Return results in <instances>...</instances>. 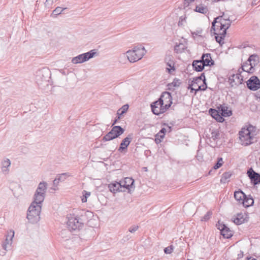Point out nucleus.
Returning a JSON list of instances; mask_svg holds the SVG:
<instances>
[{
	"label": "nucleus",
	"instance_id": "nucleus-18",
	"mask_svg": "<svg viewBox=\"0 0 260 260\" xmlns=\"http://www.w3.org/2000/svg\"><path fill=\"white\" fill-rule=\"evenodd\" d=\"M247 60L250 62V70H254V67L259 62V57L256 54H252L249 57Z\"/></svg>",
	"mask_w": 260,
	"mask_h": 260
},
{
	"label": "nucleus",
	"instance_id": "nucleus-64",
	"mask_svg": "<svg viewBox=\"0 0 260 260\" xmlns=\"http://www.w3.org/2000/svg\"><path fill=\"white\" fill-rule=\"evenodd\" d=\"M248 260H257V259L254 258L250 257L248 259Z\"/></svg>",
	"mask_w": 260,
	"mask_h": 260
},
{
	"label": "nucleus",
	"instance_id": "nucleus-47",
	"mask_svg": "<svg viewBox=\"0 0 260 260\" xmlns=\"http://www.w3.org/2000/svg\"><path fill=\"white\" fill-rule=\"evenodd\" d=\"M216 226L217 228L220 230V233L226 228V225L223 223H220L219 221L216 224Z\"/></svg>",
	"mask_w": 260,
	"mask_h": 260
},
{
	"label": "nucleus",
	"instance_id": "nucleus-43",
	"mask_svg": "<svg viewBox=\"0 0 260 260\" xmlns=\"http://www.w3.org/2000/svg\"><path fill=\"white\" fill-rule=\"evenodd\" d=\"M70 176L71 175L69 173H64L59 175V177L57 178L58 180H59L60 181H63L67 178V177H68Z\"/></svg>",
	"mask_w": 260,
	"mask_h": 260
},
{
	"label": "nucleus",
	"instance_id": "nucleus-34",
	"mask_svg": "<svg viewBox=\"0 0 260 260\" xmlns=\"http://www.w3.org/2000/svg\"><path fill=\"white\" fill-rule=\"evenodd\" d=\"M249 66H250V62L248 61H246L243 63V64L241 67V69L242 71L249 73H253L254 72V70L251 71L250 70V67Z\"/></svg>",
	"mask_w": 260,
	"mask_h": 260
},
{
	"label": "nucleus",
	"instance_id": "nucleus-57",
	"mask_svg": "<svg viewBox=\"0 0 260 260\" xmlns=\"http://www.w3.org/2000/svg\"><path fill=\"white\" fill-rule=\"evenodd\" d=\"M183 19L182 18V17H180L179 18V22H178V26H181L183 25Z\"/></svg>",
	"mask_w": 260,
	"mask_h": 260
},
{
	"label": "nucleus",
	"instance_id": "nucleus-3",
	"mask_svg": "<svg viewBox=\"0 0 260 260\" xmlns=\"http://www.w3.org/2000/svg\"><path fill=\"white\" fill-rule=\"evenodd\" d=\"M36 81L39 86L48 85L51 72L48 68H43L36 71Z\"/></svg>",
	"mask_w": 260,
	"mask_h": 260
},
{
	"label": "nucleus",
	"instance_id": "nucleus-42",
	"mask_svg": "<svg viewBox=\"0 0 260 260\" xmlns=\"http://www.w3.org/2000/svg\"><path fill=\"white\" fill-rule=\"evenodd\" d=\"M212 213L211 211H208L206 214L201 218V220L202 221H208L211 217Z\"/></svg>",
	"mask_w": 260,
	"mask_h": 260
},
{
	"label": "nucleus",
	"instance_id": "nucleus-58",
	"mask_svg": "<svg viewBox=\"0 0 260 260\" xmlns=\"http://www.w3.org/2000/svg\"><path fill=\"white\" fill-rule=\"evenodd\" d=\"M204 57H205V55L204 54H202L201 59L200 60H197L198 61H200L201 63L204 64Z\"/></svg>",
	"mask_w": 260,
	"mask_h": 260
},
{
	"label": "nucleus",
	"instance_id": "nucleus-63",
	"mask_svg": "<svg viewBox=\"0 0 260 260\" xmlns=\"http://www.w3.org/2000/svg\"><path fill=\"white\" fill-rule=\"evenodd\" d=\"M212 171H213V170H212V169H211V170H210V171H209V175L212 174Z\"/></svg>",
	"mask_w": 260,
	"mask_h": 260
},
{
	"label": "nucleus",
	"instance_id": "nucleus-17",
	"mask_svg": "<svg viewBox=\"0 0 260 260\" xmlns=\"http://www.w3.org/2000/svg\"><path fill=\"white\" fill-rule=\"evenodd\" d=\"M219 111L221 112V115L223 117L230 116L232 114L231 110H228V107L225 104L219 105L217 107Z\"/></svg>",
	"mask_w": 260,
	"mask_h": 260
},
{
	"label": "nucleus",
	"instance_id": "nucleus-14",
	"mask_svg": "<svg viewBox=\"0 0 260 260\" xmlns=\"http://www.w3.org/2000/svg\"><path fill=\"white\" fill-rule=\"evenodd\" d=\"M132 140V135H129L127 137L123 139L120 143V147L118 150L122 152L124 150H127V147L129 145Z\"/></svg>",
	"mask_w": 260,
	"mask_h": 260
},
{
	"label": "nucleus",
	"instance_id": "nucleus-24",
	"mask_svg": "<svg viewBox=\"0 0 260 260\" xmlns=\"http://www.w3.org/2000/svg\"><path fill=\"white\" fill-rule=\"evenodd\" d=\"M204 55H205V57H204V66H209L211 67L214 64V61L212 59L211 54L210 53H204Z\"/></svg>",
	"mask_w": 260,
	"mask_h": 260
},
{
	"label": "nucleus",
	"instance_id": "nucleus-7",
	"mask_svg": "<svg viewBox=\"0 0 260 260\" xmlns=\"http://www.w3.org/2000/svg\"><path fill=\"white\" fill-rule=\"evenodd\" d=\"M250 128H242L239 133V139L242 145L247 146L252 143L253 138L251 136Z\"/></svg>",
	"mask_w": 260,
	"mask_h": 260
},
{
	"label": "nucleus",
	"instance_id": "nucleus-39",
	"mask_svg": "<svg viewBox=\"0 0 260 260\" xmlns=\"http://www.w3.org/2000/svg\"><path fill=\"white\" fill-rule=\"evenodd\" d=\"M185 49V46L183 44L180 43L176 44L174 47V50L177 53H181Z\"/></svg>",
	"mask_w": 260,
	"mask_h": 260
},
{
	"label": "nucleus",
	"instance_id": "nucleus-22",
	"mask_svg": "<svg viewBox=\"0 0 260 260\" xmlns=\"http://www.w3.org/2000/svg\"><path fill=\"white\" fill-rule=\"evenodd\" d=\"M192 65L194 70L197 72L202 71L205 67L204 64L201 63L200 61L198 60H193Z\"/></svg>",
	"mask_w": 260,
	"mask_h": 260
},
{
	"label": "nucleus",
	"instance_id": "nucleus-29",
	"mask_svg": "<svg viewBox=\"0 0 260 260\" xmlns=\"http://www.w3.org/2000/svg\"><path fill=\"white\" fill-rule=\"evenodd\" d=\"M232 173L231 172H227L224 173L221 176L220 182L222 183H225L229 181V179L232 176Z\"/></svg>",
	"mask_w": 260,
	"mask_h": 260
},
{
	"label": "nucleus",
	"instance_id": "nucleus-20",
	"mask_svg": "<svg viewBox=\"0 0 260 260\" xmlns=\"http://www.w3.org/2000/svg\"><path fill=\"white\" fill-rule=\"evenodd\" d=\"M253 204L254 200L250 195L248 196L246 195V197H244V199H243L241 203V204H242L245 207H249L252 206Z\"/></svg>",
	"mask_w": 260,
	"mask_h": 260
},
{
	"label": "nucleus",
	"instance_id": "nucleus-12",
	"mask_svg": "<svg viewBox=\"0 0 260 260\" xmlns=\"http://www.w3.org/2000/svg\"><path fill=\"white\" fill-rule=\"evenodd\" d=\"M247 174L253 185H255L260 183V174L255 172L252 168H249L247 170Z\"/></svg>",
	"mask_w": 260,
	"mask_h": 260
},
{
	"label": "nucleus",
	"instance_id": "nucleus-13",
	"mask_svg": "<svg viewBox=\"0 0 260 260\" xmlns=\"http://www.w3.org/2000/svg\"><path fill=\"white\" fill-rule=\"evenodd\" d=\"M109 190L113 193H116L117 192L124 191L122 189L121 183L115 181L108 185Z\"/></svg>",
	"mask_w": 260,
	"mask_h": 260
},
{
	"label": "nucleus",
	"instance_id": "nucleus-44",
	"mask_svg": "<svg viewBox=\"0 0 260 260\" xmlns=\"http://www.w3.org/2000/svg\"><path fill=\"white\" fill-rule=\"evenodd\" d=\"M220 25H221L219 24L218 23H216L215 27L213 28V22H212V26H211V30H210L211 32L212 33V32H216V31L220 32L221 31V30H219V28H220Z\"/></svg>",
	"mask_w": 260,
	"mask_h": 260
},
{
	"label": "nucleus",
	"instance_id": "nucleus-59",
	"mask_svg": "<svg viewBox=\"0 0 260 260\" xmlns=\"http://www.w3.org/2000/svg\"><path fill=\"white\" fill-rule=\"evenodd\" d=\"M201 87L202 86H199L197 88H194V93L196 94L198 91H202L201 90Z\"/></svg>",
	"mask_w": 260,
	"mask_h": 260
},
{
	"label": "nucleus",
	"instance_id": "nucleus-45",
	"mask_svg": "<svg viewBox=\"0 0 260 260\" xmlns=\"http://www.w3.org/2000/svg\"><path fill=\"white\" fill-rule=\"evenodd\" d=\"M180 83H181L179 81V80H174L172 83H171V84H169L168 85V86H169V89H171L170 87H171L172 86L174 87H178V86H179Z\"/></svg>",
	"mask_w": 260,
	"mask_h": 260
},
{
	"label": "nucleus",
	"instance_id": "nucleus-33",
	"mask_svg": "<svg viewBox=\"0 0 260 260\" xmlns=\"http://www.w3.org/2000/svg\"><path fill=\"white\" fill-rule=\"evenodd\" d=\"M14 236V232H12V234L11 235H8L6 237V239L5 240V243L3 244V247L4 249H6V245L7 244H11L12 242V239Z\"/></svg>",
	"mask_w": 260,
	"mask_h": 260
},
{
	"label": "nucleus",
	"instance_id": "nucleus-31",
	"mask_svg": "<svg viewBox=\"0 0 260 260\" xmlns=\"http://www.w3.org/2000/svg\"><path fill=\"white\" fill-rule=\"evenodd\" d=\"M245 218L242 214H238L236 217L234 219V222L237 225H240L244 222Z\"/></svg>",
	"mask_w": 260,
	"mask_h": 260
},
{
	"label": "nucleus",
	"instance_id": "nucleus-56",
	"mask_svg": "<svg viewBox=\"0 0 260 260\" xmlns=\"http://www.w3.org/2000/svg\"><path fill=\"white\" fill-rule=\"evenodd\" d=\"M217 162H219L220 164V165H221V166H222L223 164V161L222 158V157H218Z\"/></svg>",
	"mask_w": 260,
	"mask_h": 260
},
{
	"label": "nucleus",
	"instance_id": "nucleus-52",
	"mask_svg": "<svg viewBox=\"0 0 260 260\" xmlns=\"http://www.w3.org/2000/svg\"><path fill=\"white\" fill-rule=\"evenodd\" d=\"M221 166V165H220V164L218 162H217L214 165V166L212 168V169L213 170H217L218 169H219Z\"/></svg>",
	"mask_w": 260,
	"mask_h": 260
},
{
	"label": "nucleus",
	"instance_id": "nucleus-9",
	"mask_svg": "<svg viewBox=\"0 0 260 260\" xmlns=\"http://www.w3.org/2000/svg\"><path fill=\"white\" fill-rule=\"evenodd\" d=\"M247 87L251 90H257L260 88L259 79L255 76H252L247 81Z\"/></svg>",
	"mask_w": 260,
	"mask_h": 260
},
{
	"label": "nucleus",
	"instance_id": "nucleus-46",
	"mask_svg": "<svg viewBox=\"0 0 260 260\" xmlns=\"http://www.w3.org/2000/svg\"><path fill=\"white\" fill-rule=\"evenodd\" d=\"M219 137V133L218 131H214L211 133V138L214 140L218 139Z\"/></svg>",
	"mask_w": 260,
	"mask_h": 260
},
{
	"label": "nucleus",
	"instance_id": "nucleus-48",
	"mask_svg": "<svg viewBox=\"0 0 260 260\" xmlns=\"http://www.w3.org/2000/svg\"><path fill=\"white\" fill-rule=\"evenodd\" d=\"M173 246L172 245L168 246L164 249V252L166 254H170L172 252Z\"/></svg>",
	"mask_w": 260,
	"mask_h": 260
},
{
	"label": "nucleus",
	"instance_id": "nucleus-37",
	"mask_svg": "<svg viewBox=\"0 0 260 260\" xmlns=\"http://www.w3.org/2000/svg\"><path fill=\"white\" fill-rule=\"evenodd\" d=\"M193 80H194V82H195V83H197V84L199 83V82H200L202 80L203 81L204 83H205V81H206V80L205 73H202L200 76H199L196 78H194Z\"/></svg>",
	"mask_w": 260,
	"mask_h": 260
},
{
	"label": "nucleus",
	"instance_id": "nucleus-40",
	"mask_svg": "<svg viewBox=\"0 0 260 260\" xmlns=\"http://www.w3.org/2000/svg\"><path fill=\"white\" fill-rule=\"evenodd\" d=\"M155 102H153L151 104V110H152V112H153V113L156 115H159L160 114H157L154 110V109H158V110H159V109H160V107H161V105H162V104H158L157 105V104H155Z\"/></svg>",
	"mask_w": 260,
	"mask_h": 260
},
{
	"label": "nucleus",
	"instance_id": "nucleus-4",
	"mask_svg": "<svg viewBox=\"0 0 260 260\" xmlns=\"http://www.w3.org/2000/svg\"><path fill=\"white\" fill-rule=\"evenodd\" d=\"M146 52V51L144 47H136L133 50H129L126 52V56L130 62H135L141 59Z\"/></svg>",
	"mask_w": 260,
	"mask_h": 260
},
{
	"label": "nucleus",
	"instance_id": "nucleus-6",
	"mask_svg": "<svg viewBox=\"0 0 260 260\" xmlns=\"http://www.w3.org/2000/svg\"><path fill=\"white\" fill-rule=\"evenodd\" d=\"M96 53V50L92 49L87 52L79 54L73 57L72 59V62L74 64L83 63L93 58Z\"/></svg>",
	"mask_w": 260,
	"mask_h": 260
},
{
	"label": "nucleus",
	"instance_id": "nucleus-27",
	"mask_svg": "<svg viewBox=\"0 0 260 260\" xmlns=\"http://www.w3.org/2000/svg\"><path fill=\"white\" fill-rule=\"evenodd\" d=\"M221 235L225 238H230L233 236V232L227 226L221 232Z\"/></svg>",
	"mask_w": 260,
	"mask_h": 260
},
{
	"label": "nucleus",
	"instance_id": "nucleus-10",
	"mask_svg": "<svg viewBox=\"0 0 260 260\" xmlns=\"http://www.w3.org/2000/svg\"><path fill=\"white\" fill-rule=\"evenodd\" d=\"M238 72H240V73L233 74L229 78L228 82H229L231 87L238 86L239 85L242 83L243 77L240 74L241 72L240 71V69H239Z\"/></svg>",
	"mask_w": 260,
	"mask_h": 260
},
{
	"label": "nucleus",
	"instance_id": "nucleus-36",
	"mask_svg": "<svg viewBox=\"0 0 260 260\" xmlns=\"http://www.w3.org/2000/svg\"><path fill=\"white\" fill-rule=\"evenodd\" d=\"M67 8H62L60 7H57L52 12L51 15L52 16L56 17V16L60 14L62 12L67 9Z\"/></svg>",
	"mask_w": 260,
	"mask_h": 260
},
{
	"label": "nucleus",
	"instance_id": "nucleus-51",
	"mask_svg": "<svg viewBox=\"0 0 260 260\" xmlns=\"http://www.w3.org/2000/svg\"><path fill=\"white\" fill-rule=\"evenodd\" d=\"M199 86H202L201 87V90L202 91H204V90H206V89L207 88V83H206V81H205V83H203V85H201Z\"/></svg>",
	"mask_w": 260,
	"mask_h": 260
},
{
	"label": "nucleus",
	"instance_id": "nucleus-32",
	"mask_svg": "<svg viewBox=\"0 0 260 260\" xmlns=\"http://www.w3.org/2000/svg\"><path fill=\"white\" fill-rule=\"evenodd\" d=\"M203 32V29L202 28H198L194 31H191V34L192 37L193 38L194 40L196 39V37L198 36L199 38L203 39V36L201 34Z\"/></svg>",
	"mask_w": 260,
	"mask_h": 260
},
{
	"label": "nucleus",
	"instance_id": "nucleus-16",
	"mask_svg": "<svg viewBox=\"0 0 260 260\" xmlns=\"http://www.w3.org/2000/svg\"><path fill=\"white\" fill-rule=\"evenodd\" d=\"M120 183H121L122 189H124V191L125 189L130 190L131 188H133L134 184V180L131 178L127 177L124 179L123 182H120Z\"/></svg>",
	"mask_w": 260,
	"mask_h": 260
},
{
	"label": "nucleus",
	"instance_id": "nucleus-41",
	"mask_svg": "<svg viewBox=\"0 0 260 260\" xmlns=\"http://www.w3.org/2000/svg\"><path fill=\"white\" fill-rule=\"evenodd\" d=\"M90 195V192L86 190H83L82 192V196L81 197V201L82 203L87 202V198Z\"/></svg>",
	"mask_w": 260,
	"mask_h": 260
},
{
	"label": "nucleus",
	"instance_id": "nucleus-30",
	"mask_svg": "<svg viewBox=\"0 0 260 260\" xmlns=\"http://www.w3.org/2000/svg\"><path fill=\"white\" fill-rule=\"evenodd\" d=\"M129 106L127 104L124 105L122 106L121 108L118 109L117 112V115H118V119H120L121 116L126 112L128 109Z\"/></svg>",
	"mask_w": 260,
	"mask_h": 260
},
{
	"label": "nucleus",
	"instance_id": "nucleus-8",
	"mask_svg": "<svg viewBox=\"0 0 260 260\" xmlns=\"http://www.w3.org/2000/svg\"><path fill=\"white\" fill-rule=\"evenodd\" d=\"M224 14H223L221 16H219L216 18H214L213 21V28L215 27V23H218L220 25V28L219 30H225L226 32L227 29L230 27L232 22V20L228 19H223Z\"/></svg>",
	"mask_w": 260,
	"mask_h": 260
},
{
	"label": "nucleus",
	"instance_id": "nucleus-11",
	"mask_svg": "<svg viewBox=\"0 0 260 260\" xmlns=\"http://www.w3.org/2000/svg\"><path fill=\"white\" fill-rule=\"evenodd\" d=\"M172 97L171 96V93L169 92L165 91L162 93L160 98L158 99V100L155 101V104H169L171 103V104H172Z\"/></svg>",
	"mask_w": 260,
	"mask_h": 260
},
{
	"label": "nucleus",
	"instance_id": "nucleus-61",
	"mask_svg": "<svg viewBox=\"0 0 260 260\" xmlns=\"http://www.w3.org/2000/svg\"><path fill=\"white\" fill-rule=\"evenodd\" d=\"M119 119H118V115H117V116H116V119L114 120L112 125H114L115 124H116L117 122V120H119Z\"/></svg>",
	"mask_w": 260,
	"mask_h": 260
},
{
	"label": "nucleus",
	"instance_id": "nucleus-19",
	"mask_svg": "<svg viewBox=\"0 0 260 260\" xmlns=\"http://www.w3.org/2000/svg\"><path fill=\"white\" fill-rule=\"evenodd\" d=\"M213 34L215 35V38L216 42L220 45L223 44L224 43L223 40L226 34V32L225 31V30H223L222 31L219 32H213Z\"/></svg>",
	"mask_w": 260,
	"mask_h": 260
},
{
	"label": "nucleus",
	"instance_id": "nucleus-54",
	"mask_svg": "<svg viewBox=\"0 0 260 260\" xmlns=\"http://www.w3.org/2000/svg\"><path fill=\"white\" fill-rule=\"evenodd\" d=\"M194 0H184V6L187 7L189 6V3L193 2Z\"/></svg>",
	"mask_w": 260,
	"mask_h": 260
},
{
	"label": "nucleus",
	"instance_id": "nucleus-28",
	"mask_svg": "<svg viewBox=\"0 0 260 260\" xmlns=\"http://www.w3.org/2000/svg\"><path fill=\"white\" fill-rule=\"evenodd\" d=\"M172 104H171V103L170 102L169 104H164V105H161V107H160V109H154V111L157 114H162L165 113L169 108L170 107Z\"/></svg>",
	"mask_w": 260,
	"mask_h": 260
},
{
	"label": "nucleus",
	"instance_id": "nucleus-26",
	"mask_svg": "<svg viewBox=\"0 0 260 260\" xmlns=\"http://www.w3.org/2000/svg\"><path fill=\"white\" fill-rule=\"evenodd\" d=\"M194 11L205 15L208 14L209 11L207 7L204 6L202 5L197 6Z\"/></svg>",
	"mask_w": 260,
	"mask_h": 260
},
{
	"label": "nucleus",
	"instance_id": "nucleus-15",
	"mask_svg": "<svg viewBox=\"0 0 260 260\" xmlns=\"http://www.w3.org/2000/svg\"><path fill=\"white\" fill-rule=\"evenodd\" d=\"M209 113L216 121L220 122L223 121L224 118L222 117L221 114H219L218 110H217L215 109L210 108L209 110Z\"/></svg>",
	"mask_w": 260,
	"mask_h": 260
},
{
	"label": "nucleus",
	"instance_id": "nucleus-23",
	"mask_svg": "<svg viewBox=\"0 0 260 260\" xmlns=\"http://www.w3.org/2000/svg\"><path fill=\"white\" fill-rule=\"evenodd\" d=\"M112 132H114L115 138H117L124 133V129L120 126H114Z\"/></svg>",
	"mask_w": 260,
	"mask_h": 260
},
{
	"label": "nucleus",
	"instance_id": "nucleus-35",
	"mask_svg": "<svg viewBox=\"0 0 260 260\" xmlns=\"http://www.w3.org/2000/svg\"><path fill=\"white\" fill-rule=\"evenodd\" d=\"M11 165L10 159H7L3 162L2 171L5 173H8L9 170L7 169Z\"/></svg>",
	"mask_w": 260,
	"mask_h": 260
},
{
	"label": "nucleus",
	"instance_id": "nucleus-60",
	"mask_svg": "<svg viewBox=\"0 0 260 260\" xmlns=\"http://www.w3.org/2000/svg\"><path fill=\"white\" fill-rule=\"evenodd\" d=\"M56 190L55 187H51L49 189V191L50 193H54V191Z\"/></svg>",
	"mask_w": 260,
	"mask_h": 260
},
{
	"label": "nucleus",
	"instance_id": "nucleus-25",
	"mask_svg": "<svg viewBox=\"0 0 260 260\" xmlns=\"http://www.w3.org/2000/svg\"><path fill=\"white\" fill-rule=\"evenodd\" d=\"M235 199L239 202V203L241 204L243 199L246 197V194L241 190L235 191L234 192Z\"/></svg>",
	"mask_w": 260,
	"mask_h": 260
},
{
	"label": "nucleus",
	"instance_id": "nucleus-5",
	"mask_svg": "<svg viewBox=\"0 0 260 260\" xmlns=\"http://www.w3.org/2000/svg\"><path fill=\"white\" fill-rule=\"evenodd\" d=\"M41 205L30 204L27 210V218L31 223L37 222L40 219Z\"/></svg>",
	"mask_w": 260,
	"mask_h": 260
},
{
	"label": "nucleus",
	"instance_id": "nucleus-53",
	"mask_svg": "<svg viewBox=\"0 0 260 260\" xmlns=\"http://www.w3.org/2000/svg\"><path fill=\"white\" fill-rule=\"evenodd\" d=\"M59 181H60L58 180V178H56L53 181V185L54 187H57Z\"/></svg>",
	"mask_w": 260,
	"mask_h": 260
},
{
	"label": "nucleus",
	"instance_id": "nucleus-55",
	"mask_svg": "<svg viewBox=\"0 0 260 260\" xmlns=\"http://www.w3.org/2000/svg\"><path fill=\"white\" fill-rule=\"evenodd\" d=\"M196 84H197V83H195V82H194V80H193L191 81V83L188 85V89H190V88H192L193 86H195Z\"/></svg>",
	"mask_w": 260,
	"mask_h": 260
},
{
	"label": "nucleus",
	"instance_id": "nucleus-49",
	"mask_svg": "<svg viewBox=\"0 0 260 260\" xmlns=\"http://www.w3.org/2000/svg\"><path fill=\"white\" fill-rule=\"evenodd\" d=\"M139 228L138 225H133L130 227L128 229V231L132 233L135 232Z\"/></svg>",
	"mask_w": 260,
	"mask_h": 260
},
{
	"label": "nucleus",
	"instance_id": "nucleus-21",
	"mask_svg": "<svg viewBox=\"0 0 260 260\" xmlns=\"http://www.w3.org/2000/svg\"><path fill=\"white\" fill-rule=\"evenodd\" d=\"M172 56L171 55H168L165 58V61L167 63V66L170 68V69L167 68L169 73H171V70L174 71L175 70L174 67V62L172 60Z\"/></svg>",
	"mask_w": 260,
	"mask_h": 260
},
{
	"label": "nucleus",
	"instance_id": "nucleus-50",
	"mask_svg": "<svg viewBox=\"0 0 260 260\" xmlns=\"http://www.w3.org/2000/svg\"><path fill=\"white\" fill-rule=\"evenodd\" d=\"M166 133V128L164 127L162 128L159 133V134H160V137L162 139L164 138Z\"/></svg>",
	"mask_w": 260,
	"mask_h": 260
},
{
	"label": "nucleus",
	"instance_id": "nucleus-38",
	"mask_svg": "<svg viewBox=\"0 0 260 260\" xmlns=\"http://www.w3.org/2000/svg\"><path fill=\"white\" fill-rule=\"evenodd\" d=\"M114 139H115L114 134V132H112L111 129L107 134L104 136L103 140L105 141H110Z\"/></svg>",
	"mask_w": 260,
	"mask_h": 260
},
{
	"label": "nucleus",
	"instance_id": "nucleus-1",
	"mask_svg": "<svg viewBox=\"0 0 260 260\" xmlns=\"http://www.w3.org/2000/svg\"><path fill=\"white\" fill-rule=\"evenodd\" d=\"M93 217V212L88 210H82L76 217L70 215L68 217L67 224L70 230L75 231L79 229L85 222H88Z\"/></svg>",
	"mask_w": 260,
	"mask_h": 260
},
{
	"label": "nucleus",
	"instance_id": "nucleus-62",
	"mask_svg": "<svg viewBox=\"0 0 260 260\" xmlns=\"http://www.w3.org/2000/svg\"><path fill=\"white\" fill-rule=\"evenodd\" d=\"M223 19H230V17L228 16H226L224 15V17H223Z\"/></svg>",
	"mask_w": 260,
	"mask_h": 260
},
{
	"label": "nucleus",
	"instance_id": "nucleus-2",
	"mask_svg": "<svg viewBox=\"0 0 260 260\" xmlns=\"http://www.w3.org/2000/svg\"><path fill=\"white\" fill-rule=\"evenodd\" d=\"M47 183L43 181L39 183L38 186L34 196V201L31 204L34 205H41L45 198V193L47 189Z\"/></svg>",
	"mask_w": 260,
	"mask_h": 260
}]
</instances>
